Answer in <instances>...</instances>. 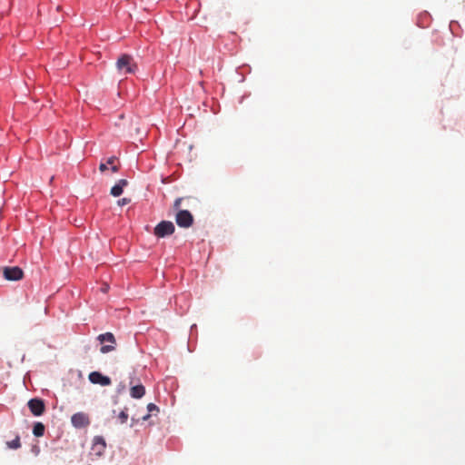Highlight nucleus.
I'll return each instance as SVG.
<instances>
[{"mask_svg": "<svg viewBox=\"0 0 465 465\" xmlns=\"http://www.w3.org/2000/svg\"><path fill=\"white\" fill-rule=\"evenodd\" d=\"M97 340L102 344L100 351L104 354L115 350L116 340L112 332H105L97 336Z\"/></svg>", "mask_w": 465, "mask_h": 465, "instance_id": "nucleus-1", "label": "nucleus"}, {"mask_svg": "<svg viewBox=\"0 0 465 465\" xmlns=\"http://www.w3.org/2000/svg\"><path fill=\"white\" fill-rule=\"evenodd\" d=\"M116 67L124 74H133L137 68L133 57L129 54L121 55L116 62Z\"/></svg>", "mask_w": 465, "mask_h": 465, "instance_id": "nucleus-2", "label": "nucleus"}, {"mask_svg": "<svg viewBox=\"0 0 465 465\" xmlns=\"http://www.w3.org/2000/svg\"><path fill=\"white\" fill-rule=\"evenodd\" d=\"M174 225L170 221H162L154 227V234L159 238L171 235L174 232Z\"/></svg>", "mask_w": 465, "mask_h": 465, "instance_id": "nucleus-3", "label": "nucleus"}, {"mask_svg": "<svg viewBox=\"0 0 465 465\" xmlns=\"http://www.w3.org/2000/svg\"><path fill=\"white\" fill-rule=\"evenodd\" d=\"M175 222L180 227L189 228L193 223V217L189 211L179 210L175 215Z\"/></svg>", "mask_w": 465, "mask_h": 465, "instance_id": "nucleus-4", "label": "nucleus"}, {"mask_svg": "<svg viewBox=\"0 0 465 465\" xmlns=\"http://www.w3.org/2000/svg\"><path fill=\"white\" fill-rule=\"evenodd\" d=\"M3 276L7 281H19L24 277V272L18 266H6L3 268Z\"/></svg>", "mask_w": 465, "mask_h": 465, "instance_id": "nucleus-5", "label": "nucleus"}, {"mask_svg": "<svg viewBox=\"0 0 465 465\" xmlns=\"http://www.w3.org/2000/svg\"><path fill=\"white\" fill-rule=\"evenodd\" d=\"M27 405L34 416H41L45 411L44 401L38 398L31 399Z\"/></svg>", "mask_w": 465, "mask_h": 465, "instance_id": "nucleus-6", "label": "nucleus"}, {"mask_svg": "<svg viewBox=\"0 0 465 465\" xmlns=\"http://www.w3.org/2000/svg\"><path fill=\"white\" fill-rule=\"evenodd\" d=\"M89 381L94 384H100L102 386H109L112 381L111 379L107 376L103 375L99 371H93L88 376Z\"/></svg>", "mask_w": 465, "mask_h": 465, "instance_id": "nucleus-7", "label": "nucleus"}, {"mask_svg": "<svg viewBox=\"0 0 465 465\" xmlns=\"http://www.w3.org/2000/svg\"><path fill=\"white\" fill-rule=\"evenodd\" d=\"M71 421L75 428H84L90 423L88 416L83 412L74 414L71 418Z\"/></svg>", "mask_w": 465, "mask_h": 465, "instance_id": "nucleus-8", "label": "nucleus"}, {"mask_svg": "<svg viewBox=\"0 0 465 465\" xmlns=\"http://www.w3.org/2000/svg\"><path fill=\"white\" fill-rule=\"evenodd\" d=\"M106 448L105 440L101 436H96L94 439L93 446H92V452L96 456H101Z\"/></svg>", "mask_w": 465, "mask_h": 465, "instance_id": "nucleus-9", "label": "nucleus"}, {"mask_svg": "<svg viewBox=\"0 0 465 465\" xmlns=\"http://www.w3.org/2000/svg\"><path fill=\"white\" fill-rule=\"evenodd\" d=\"M127 181L121 179L111 189V194L114 197L120 196L123 193L124 187L127 185Z\"/></svg>", "mask_w": 465, "mask_h": 465, "instance_id": "nucleus-10", "label": "nucleus"}, {"mask_svg": "<svg viewBox=\"0 0 465 465\" xmlns=\"http://www.w3.org/2000/svg\"><path fill=\"white\" fill-rule=\"evenodd\" d=\"M145 394V389L142 384L131 387L130 395L134 399H141Z\"/></svg>", "mask_w": 465, "mask_h": 465, "instance_id": "nucleus-11", "label": "nucleus"}, {"mask_svg": "<svg viewBox=\"0 0 465 465\" xmlns=\"http://www.w3.org/2000/svg\"><path fill=\"white\" fill-rule=\"evenodd\" d=\"M45 425L42 422H36L33 428V433L35 437H42L45 433Z\"/></svg>", "mask_w": 465, "mask_h": 465, "instance_id": "nucleus-12", "label": "nucleus"}, {"mask_svg": "<svg viewBox=\"0 0 465 465\" xmlns=\"http://www.w3.org/2000/svg\"><path fill=\"white\" fill-rule=\"evenodd\" d=\"M6 445L8 448L17 450L21 447L20 437L17 435L15 440L7 441Z\"/></svg>", "mask_w": 465, "mask_h": 465, "instance_id": "nucleus-13", "label": "nucleus"}, {"mask_svg": "<svg viewBox=\"0 0 465 465\" xmlns=\"http://www.w3.org/2000/svg\"><path fill=\"white\" fill-rule=\"evenodd\" d=\"M114 161H115V157H110V158L107 160L106 163H100V165H99V170H100L101 172H104V171H106V170L108 169V167H107V166H108V164H110V165H111V164H113V163H114Z\"/></svg>", "mask_w": 465, "mask_h": 465, "instance_id": "nucleus-14", "label": "nucleus"}, {"mask_svg": "<svg viewBox=\"0 0 465 465\" xmlns=\"http://www.w3.org/2000/svg\"><path fill=\"white\" fill-rule=\"evenodd\" d=\"M127 409L125 408L118 414V419L121 424H124L128 420Z\"/></svg>", "mask_w": 465, "mask_h": 465, "instance_id": "nucleus-15", "label": "nucleus"}, {"mask_svg": "<svg viewBox=\"0 0 465 465\" xmlns=\"http://www.w3.org/2000/svg\"><path fill=\"white\" fill-rule=\"evenodd\" d=\"M147 410H148V412L151 414V413H153V412H158L159 411V408L153 404V403H149L147 405Z\"/></svg>", "mask_w": 465, "mask_h": 465, "instance_id": "nucleus-16", "label": "nucleus"}, {"mask_svg": "<svg viewBox=\"0 0 465 465\" xmlns=\"http://www.w3.org/2000/svg\"><path fill=\"white\" fill-rule=\"evenodd\" d=\"M183 198H177L173 203V209L177 212L180 210Z\"/></svg>", "mask_w": 465, "mask_h": 465, "instance_id": "nucleus-17", "label": "nucleus"}, {"mask_svg": "<svg viewBox=\"0 0 465 465\" xmlns=\"http://www.w3.org/2000/svg\"><path fill=\"white\" fill-rule=\"evenodd\" d=\"M129 203H130V199L123 198V199L118 201V205L124 206V205H125V204H127Z\"/></svg>", "mask_w": 465, "mask_h": 465, "instance_id": "nucleus-18", "label": "nucleus"}, {"mask_svg": "<svg viewBox=\"0 0 465 465\" xmlns=\"http://www.w3.org/2000/svg\"><path fill=\"white\" fill-rule=\"evenodd\" d=\"M111 165H112V168H111V169H112V171H113L114 173H117V172L119 171V168H118V166H117V165H114V163H113V164H111Z\"/></svg>", "mask_w": 465, "mask_h": 465, "instance_id": "nucleus-19", "label": "nucleus"}, {"mask_svg": "<svg viewBox=\"0 0 465 465\" xmlns=\"http://www.w3.org/2000/svg\"><path fill=\"white\" fill-rule=\"evenodd\" d=\"M150 413L146 414L145 416L143 417V420H147L150 418Z\"/></svg>", "mask_w": 465, "mask_h": 465, "instance_id": "nucleus-20", "label": "nucleus"}, {"mask_svg": "<svg viewBox=\"0 0 465 465\" xmlns=\"http://www.w3.org/2000/svg\"><path fill=\"white\" fill-rule=\"evenodd\" d=\"M108 290V285H105L104 288H103V291L104 292H106Z\"/></svg>", "mask_w": 465, "mask_h": 465, "instance_id": "nucleus-21", "label": "nucleus"}]
</instances>
